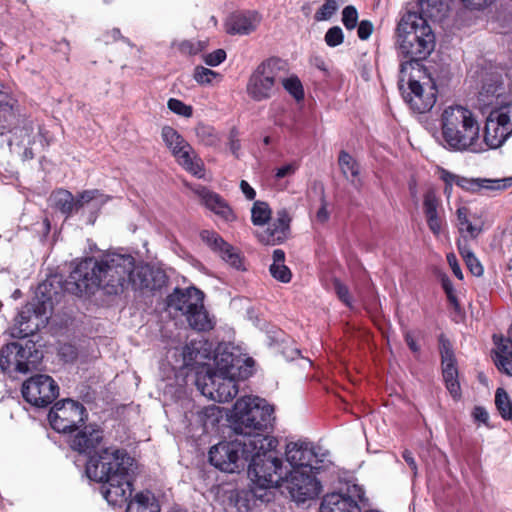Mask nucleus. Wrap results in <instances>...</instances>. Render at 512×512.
Segmentation results:
<instances>
[{
    "label": "nucleus",
    "instance_id": "27",
    "mask_svg": "<svg viewBox=\"0 0 512 512\" xmlns=\"http://www.w3.org/2000/svg\"><path fill=\"white\" fill-rule=\"evenodd\" d=\"M103 438L102 431L95 425H87L71 438L70 446L79 453H90Z\"/></svg>",
    "mask_w": 512,
    "mask_h": 512
},
{
    "label": "nucleus",
    "instance_id": "1",
    "mask_svg": "<svg viewBox=\"0 0 512 512\" xmlns=\"http://www.w3.org/2000/svg\"><path fill=\"white\" fill-rule=\"evenodd\" d=\"M148 269L135 268V260L129 254L107 253L99 260L86 258L79 262L69 276L71 289L75 294H82L96 287L107 289L109 294H118L129 285L133 289L150 288Z\"/></svg>",
    "mask_w": 512,
    "mask_h": 512
},
{
    "label": "nucleus",
    "instance_id": "34",
    "mask_svg": "<svg viewBox=\"0 0 512 512\" xmlns=\"http://www.w3.org/2000/svg\"><path fill=\"white\" fill-rule=\"evenodd\" d=\"M126 512H160V505L152 492L142 491L130 500Z\"/></svg>",
    "mask_w": 512,
    "mask_h": 512
},
{
    "label": "nucleus",
    "instance_id": "21",
    "mask_svg": "<svg viewBox=\"0 0 512 512\" xmlns=\"http://www.w3.org/2000/svg\"><path fill=\"white\" fill-rule=\"evenodd\" d=\"M364 490L360 485L348 484L345 490L327 494L321 503L320 512H361Z\"/></svg>",
    "mask_w": 512,
    "mask_h": 512
},
{
    "label": "nucleus",
    "instance_id": "23",
    "mask_svg": "<svg viewBox=\"0 0 512 512\" xmlns=\"http://www.w3.org/2000/svg\"><path fill=\"white\" fill-rule=\"evenodd\" d=\"M444 180L455 183L462 189L472 193L502 191L512 186V177L499 179L466 178L447 173Z\"/></svg>",
    "mask_w": 512,
    "mask_h": 512
},
{
    "label": "nucleus",
    "instance_id": "38",
    "mask_svg": "<svg viewBox=\"0 0 512 512\" xmlns=\"http://www.w3.org/2000/svg\"><path fill=\"white\" fill-rule=\"evenodd\" d=\"M457 248L460 255L463 257L466 266L474 276H481L484 272L483 266L481 265L478 258L474 255L472 250L469 248L467 243L462 240H457Z\"/></svg>",
    "mask_w": 512,
    "mask_h": 512
},
{
    "label": "nucleus",
    "instance_id": "45",
    "mask_svg": "<svg viewBox=\"0 0 512 512\" xmlns=\"http://www.w3.org/2000/svg\"><path fill=\"white\" fill-rule=\"evenodd\" d=\"M285 90L292 95L297 101L304 98V90L300 80L296 76L285 78L282 81Z\"/></svg>",
    "mask_w": 512,
    "mask_h": 512
},
{
    "label": "nucleus",
    "instance_id": "64",
    "mask_svg": "<svg viewBox=\"0 0 512 512\" xmlns=\"http://www.w3.org/2000/svg\"><path fill=\"white\" fill-rule=\"evenodd\" d=\"M316 218L321 223L326 222L329 218V212L327 210V205L324 200L322 201L321 207L317 211Z\"/></svg>",
    "mask_w": 512,
    "mask_h": 512
},
{
    "label": "nucleus",
    "instance_id": "31",
    "mask_svg": "<svg viewBox=\"0 0 512 512\" xmlns=\"http://www.w3.org/2000/svg\"><path fill=\"white\" fill-rule=\"evenodd\" d=\"M496 350L494 351V363L499 371L512 376V342L503 337L494 336Z\"/></svg>",
    "mask_w": 512,
    "mask_h": 512
},
{
    "label": "nucleus",
    "instance_id": "48",
    "mask_svg": "<svg viewBox=\"0 0 512 512\" xmlns=\"http://www.w3.org/2000/svg\"><path fill=\"white\" fill-rule=\"evenodd\" d=\"M167 106L169 110H171L173 113L183 116V117H191L193 113V109L190 105H186L184 102H182L179 99L176 98H170L168 100Z\"/></svg>",
    "mask_w": 512,
    "mask_h": 512
},
{
    "label": "nucleus",
    "instance_id": "57",
    "mask_svg": "<svg viewBox=\"0 0 512 512\" xmlns=\"http://www.w3.org/2000/svg\"><path fill=\"white\" fill-rule=\"evenodd\" d=\"M334 288L335 291L339 297V299L345 303L347 306H351L350 296H349V290L347 286L342 284L340 281L336 280L334 282Z\"/></svg>",
    "mask_w": 512,
    "mask_h": 512
},
{
    "label": "nucleus",
    "instance_id": "22",
    "mask_svg": "<svg viewBox=\"0 0 512 512\" xmlns=\"http://www.w3.org/2000/svg\"><path fill=\"white\" fill-rule=\"evenodd\" d=\"M439 351L446 388L454 399H459L461 396V388L458 381L456 358L452 344L444 335H440L439 337Z\"/></svg>",
    "mask_w": 512,
    "mask_h": 512
},
{
    "label": "nucleus",
    "instance_id": "6",
    "mask_svg": "<svg viewBox=\"0 0 512 512\" xmlns=\"http://www.w3.org/2000/svg\"><path fill=\"white\" fill-rule=\"evenodd\" d=\"M277 445L260 449V442L251 452L248 460V477L251 481L250 490L257 499L264 500L266 491L282 486L287 468L283 461L272 452Z\"/></svg>",
    "mask_w": 512,
    "mask_h": 512
},
{
    "label": "nucleus",
    "instance_id": "2",
    "mask_svg": "<svg viewBox=\"0 0 512 512\" xmlns=\"http://www.w3.org/2000/svg\"><path fill=\"white\" fill-rule=\"evenodd\" d=\"M137 464L125 450L106 448L86 464L89 479L100 482V492L113 506L127 502L133 491Z\"/></svg>",
    "mask_w": 512,
    "mask_h": 512
},
{
    "label": "nucleus",
    "instance_id": "41",
    "mask_svg": "<svg viewBox=\"0 0 512 512\" xmlns=\"http://www.w3.org/2000/svg\"><path fill=\"white\" fill-rule=\"evenodd\" d=\"M271 218V209L266 202L256 201L251 209V220L254 225L263 226Z\"/></svg>",
    "mask_w": 512,
    "mask_h": 512
},
{
    "label": "nucleus",
    "instance_id": "46",
    "mask_svg": "<svg viewBox=\"0 0 512 512\" xmlns=\"http://www.w3.org/2000/svg\"><path fill=\"white\" fill-rule=\"evenodd\" d=\"M338 10V4L335 0H326L317 10L314 19L318 22L329 20Z\"/></svg>",
    "mask_w": 512,
    "mask_h": 512
},
{
    "label": "nucleus",
    "instance_id": "24",
    "mask_svg": "<svg viewBox=\"0 0 512 512\" xmlns=\"http://www.w3.org/2000/svg\"><path fill=\"white\" fill-rule=\"evenodd\" d=\"M200 237L211 250L217 253L231 267L236 269L242 268V258L239 252L218 233L212 230H203L200 233Z\"/></svg>",
    "mask_w": 512,
    "mask_h": 512
},
{
    "label": "nucleus",
    "instance_id": "60",
    "mask_svg": "<svg viewBox=\"0 0 512 512\" xmlns=\"http://www.w3.org/2000/svg\"><path fill=\"white\" fill-rule=\"evenodd\" d=\"M60 355L65 359V361H72L76 358V350L72 345H63L59 350Z\"/></svg>",
    "mask_w": 512,
    "mask_h": 512
},
{
    "label": "nucleus",
    "instance_id": "15",
    "mask_svg": "<svg viewBox=\"0 0 512 512\" xmlns=\"http://www.w3.org/2000/svg\"><path fill=\"white\" fill-rule=\"evenodd\" d=\"M512 135V103L491 110L484 129L483 142L489 149L501 147Z\"/></svg>",
    "mask_w": 512,
    "mask_h": 512
},
{
    "label": "nucleus",
    "instance_id": "55",
    "mask_svg": "<svg viewBox=\"0 0 512 512\" xmlns=\"http://www.w3.org/2000/svg\"><path fill=\"white\" fill-rule=\"evenodd\" d=\"M472 417L475 422L489 426V413L482 406H475L472 411Z\"/></svg>",
    "mask_w": 512,
    "mask_h": 512
},
{
    "label": "nucleus",
    "instance_id": "20",
    "mask_svg": "<svg viewBox=\"0 0 512 512\" xmlns=\"http://www.w3.org/2000/svg\"><path fill=\"white\" fill-rule=\"evenodd\" d=\"M285 456L290 470L313 472L320 468L319 463L324 461L325 454H319L313 443L298 440L286 445Z\"/></svg>",
    "mask_w": 512,
    "mask_h": 512
},
{
    "label": "nucleus",
    "instance_id": "50",
    "mask_svg": "<svg viewBox=\"0 0 512 512\" xmlns=\"http://www.w3.org/2000/svg\"><path fill=\"white\" fill-rule=\"evenodd\" d=\"M342 22L348 30H352L357 26L358 12L354 6L349 5L343 9Z\"/></svg>",
    "mask_w": 512,
    "mask_h": 512
},
{
    "label": "nucleus",
    "instance_id": "16",
    "mask_svg": "<svg viewBox=\"0 0 512 512\" xmlns=\"http://www.w3.org/2000/svg\"><path fill=\"white\" fill-rule=\"evenodd\" d=\"M86 417L85 407L72 399L56 402L48 414L51 427L59 433L76 431Z\"/></svg>",
    "mask_w": 512,
    "mask_h": 512
},
{
    "label": "nucleus",
    "instance_id": "33",
    "mask_svg": "<svg viewBox=\"0 0 512 512\" xmlns=\"http://www.w3.org/2000/svg\"><path fill=\"white\" fill-rule=\"evenodd\" d=\"M15 103V99L9 94L8 90L0 84V134H4V130L16 119Z\"/></svg>",
    "mask_w": 512,
    "mask_h": 512
},
{
    "label": "nucleus",
    "instance_id": "36",
    "mask_svg": "<svg viewBox=\"0 0 512 512\" xmlns=\"http://www.w3.org/2000/svg\"><path fill=\"white\" fill-rule=\"evenodd\" d=\"M18 343H9L0 349V368L3 372H18V366L22 363L18 362Z\"/></svg>",
    "mask_w": 512,
    "mask_h": 512
},
{
    "label": "nucleus",
    "instance_id": "26",
    "mask_svg": "<svg viewBox=\"0 0 512 512\" xmlns=\"http://www.w3.org/2000/svg\"><path fill=\"white\" fill-rule=\"evenodd\" d=\"M257 12H235L229 15L225 21V30L228 34L247 35L253 32L260 23Z\"/></svg>",
    "mask_w": 512,
    "mask_h": 512
},
{
    "label": "nucleus",
    "instance_id": "43",
    "mask_svg": "<svg viewBox=\"0 0 512 512\" xmlns=\"http://www.w3.org/2000/svg\"><path fill=\"white\" fill-rule=\"evenodd\" d=\"M172 46L177 47L181 54L191 56L203 51L206 48L207 43L206 41L200 40H183L181 42H173Z\"/></svg>",
    "mask_w": 512,
    "mask_h": 512
},
{
    "label": "nucleus",
    "instance_id": "42",
    "mask_svg": "<svg viewBox=\"0 0 512 512\" xmlns=\"http://www.w3.org/2000/svg\"><path fill=\"white\" fill-rule=\"evenodd\" d=\"M195 133L198 141L205 146H216L220 142L217 132L209 125L199 124Z\"/></svg>",
    "mask_w": 512,
    "mask_h": 512
},
{
    "label": "nucleus",
    "instance_id": "13",
    "mask_svg": "<svg viewBox=\"0 0 512 512\" xmlns=\"http://www.w3.org/2000/svg\"><path fill=\"white\" fill-rule=\"evenodd\" d=\"M11 136L8 144L12 150L22 149V158L29 160L34 157V151L49 145L43 127L34 121H25L22 125L9 130Z\"/></svg>",
    "mask_w": 512,
    "mask_h": 512
},
{
    "label": "nucleus",
    "instance_id": "54",
    "mask_svg": "<svg viewBox=\"0 0 512 512\" xmlns=\"http://www.w3.org/2000/svg\"><path fill=\"white\" fill-rule=\"evenodd\" d=\"M226 59V52L218 49L204 56V62L209 66H217Z\"/></svg>",
    "mask_w": 512,
    "mask_h": 512
},
{
    "label": "nucleus",
    "instance_id": "14",
    "mask_svg": "<svg viewBox=\"0 0 512 512\" xmlns=\"http://www.w3.org/2000/svg\"><path fill=\"white\" fill-rule=\"evenodd\" d=\"M109 200L110 197L98 189L85 190L79 193L77 198H74L68 190L58 189L49 197L51 206L59 210L66 218L88 204H91L93 209L99 210Z\"/></svg>",
    "mask_w": 512,
    "mask_h": 512
},
{
    "label": "nucleus",
    "instance_id": "44",
    "mask_svg": "<svg viewBox=\"0 0 512 512\" xmlns=\"http://www.w3.org/2000/svg\"><path fill=\"white\" fill-rule=\"evenodd\" d=\"M442 211L441 200L433 189H429L423 196V213L431 214Z\"/></svg>",
    "mask_w": 512,
    "mask_h": 512
},
{
    "label": "nucleus",
    "instance_id": "53",
    "mask_svg": "<svg viewBox=\"0 0 512 512\" xmlns=\"http://www.w3.org/2000/svg\"><path fill=\"white\" fill-rule=\"evenodd\" d=\"M298 168H299V164L295 161L287 163V164L279 167L278 169H276L275 178L282 179L285 177H290L296 173Z\"/></svg>",
    "mask_w": 512,
    "mask_h": 512
},
{
    "label": "nucleus",
    "instance_id": "32",
    "mask_svg": "<svg viewBox=\"0 0 512 512\" xmlns=\"http://www.w3.org/2000/svg\"><path fill=\"white\" fill-rule=\"evenodd\" d=\"M456 215L457 228L462 237L460 240L467 243V239H476L481 234L482 227L472 222L471 213L467 207H459L456 211Z\"/></svg>",
    "mask_w": 512,
    "mask_h": 512
},
{
    "label": "nucleus",
    "instance_id": "19",
    "mask_svg": "<svg viewBox=\"0 0 512 512\" xmlns=\"http://www.w3.org/2000/svg\"><path fill=\"white\" fill-rule=\"evenodd\" d=\"M22 395L31 405L46 407L59 395V387L49 375L37 374L23 383Z\"/></svg>",
    "mask_w": 512,
    "mask_h": 512
},
{
    "label": "nucleus",
    "instance_id": "10",
    "mask_svg": "<svg viewBox=\"0 0 512 512\" xmlns=\"http://www.w3.org/2000/svg\"><path fill=\"white\" fill-rule=\"evenodd\" d=\"M408 84V91L404 92V99L411 109L418 113L429 111L436 103V86L430 76L424 73H416L408 70L404 82L399 84L402 87L404 83Z\"/></svg>",
    "mask_w": 512,
    "mask_h": 512
},
{
    "label": "nucleus",
    "instance_id": "39",
    "mask_svg": "<svg viewBox=\"0 0 512 512\" xmlns=\"http://www.w3.org/2000/svg\"><path fill=\"white\" fill-rule=\"evenodd\" d=\"M495 405L504 420L512 422V400L503 388H498L495 393Z\"/></svg>",
    "mask_w": 512,
    "mask_h": 512
},
{
    "label": "nucleus",
    "instance_id": "51",
    "mask_svg": "<svg viewBox=\"0 0 512 512\" xmlns=\"http://www.w3.org/2000/svg\"><path fill=\"white\" fill-rule=\"evenodd\" d=\"M324 39L329 47H336L343 43L344 34L339 26H333L328 29Z\"/></svg>",
    "mask_w": 512,
    "mask_h": 512
},
{
    "label": "nucleus",
    "instance_id": "47",
    "mask_svg": "<svg viewBox=\"0 0 512 512\" xmlns=\"http://www.w3.org/2000/svg\"><path fill=\"white\" fill-rule=\"evenodd\" d=\"M218 76V73L203 66H197L193 74L195 81L199 84H210Z\"/></svg>",
    "mask_w": 512,
    "mask_h": 512
},
{
    "label": "nucleus",
    "instance_id": "25",
    "mask_svg": "<svg viewBox=\"0 0 512 512\" xmlns=\"http://www.w3.org/2000/svg\"><path fill=\"white\" fill-rule=\"evenodd\" d=\"M290 221L291 218L286 209L278 210L273 222L266 229L258 232L259 241L265 245L282 243L288 237Z\"/></svg>",
    "mask_w": 512,
    "mask_h": 512
},
{
    "label": "nucleus",
    "instance_id": "4",
    "mask_svg": "<svg viewBox=\"0 0 512 512\" xmlns=\"http://www.w3.org/2000/svg\"><path fill=\"white\" fill-rule=\"evenodd\" d=\"M441 135L444 146L452 151L482 152L480 124L468 108L455 105L445 108L441 114Z\"/></svg>",
    "mask_w": 512,
    "mask_h": 512
},
{
    "label": "nucleus",
    "instance_id": "37",
    "mask_svg": "<svg viewBox=\"0 0 512 512\" xmlns=\"http://www.w3.org/2000/svg\"><path fill=\"white\" fill-rule=\"evenodd\" d=\"M272 277L282 283L290 282L292 273L285 265V252L282 249H275L273 252V262L270 265Z\"/></svg>",
    "mask_w": 512,
    "mask_h": 512
},
{
    "label": "nucleus",
    "instance_id": "28",
    "mask_svg": "<svg viewBox=\"0 0 512 512\" xmlns=\"http://www.w3.org/2000/svg\"><path fill=\"white\" fill-rule=\"evenodd\" d=\"M206 208L225 221H233L236 217L228 203L217 193L201 187L196 190Z\"/></svg>",
    "mask_w": 512,
    "mask_h": 512
},
{
    "label": "nucleus",
    "instance_id": "7",
    "mask_svg": "<svg viewBox=\"0 0 512 512\" xmlns=\"http://www.w3.org/2000/svg\"><path fill=\"white\" fill-rule=\"evenodd\" d=\"M232 354H223L215 357V370L198 375L196 385L201 394L213 401L225 403L232 400L238 393L235 382L234 364Z\"/></svg>",
    "mask_w": 512,
    "mask_h": 512
},
{
    "label": "nucleus",
    "instance_id": "59",
    "mask_svg": "<svg viewBox=\"0 0 512 512\" xmlns=\"http://www.w3.org/2000/svg\"><path fill=\"white\" fill-rule=\"evenodd\" d=\"M229 146H230V150L232 151V153L234 155H237V152L240 149V142H239V139H238V131L235 128H233L230 131Z\"/></svg>",
    "mask_w": 512,
    "mask_h": 512
},
{
    "label": "nucleus",
    "instance_id": "9",
    "mask_svg": "<svg viewBox=\"0 0 512 512\" xmlns=\"http://www.w3.org/2000/svg\"><path fill=\"white\" fill-rule=\"evenodd\" d=\"M167 307L170 312L185 316L189 326L196 331H209L214 327V321L204 307V293L195 288H175L167 297Z\"/></svg>",
    "mask_w": 512,
    "mask_h": 512
},
{
    "label": "nucleus",
    "instance_id": "29",
    "mask_svg": "<svg viewBox=\"0 0 512 512\" xmlns=\"http://www.w3.org/2000/svg\"><path fill=\"white\" fill-rule=\"evenodd\" d=\"M505 85L499 76L486 79L479 92L478 100L484 107L501 105V98L505 94Z\"/></svg>",
    "mask_w": 512,
    "mask_h": 512
},
{
    "label": "nucleus",
    "instance_id": "63",
    "mask_svg": "<svg viewBox=\"0 0 512 512\" xmlns=\"http://www.w3.org/2000/svg\"><path fill=\"white\" fill-rule=\"evenodd\" d=\"M240 188H241V191L243 192V194L245 195V197L248 199V200H253L256 196V192L255 190L249 185V183L245 180H242L240 182Z\"/></svg>",
    "mask_w": 512,
    "mask_h": 512
},
{
    "label": "nucleus",
    "instance_id": "30",
    "mask_svg": "<svg viewBox=\"0 0 512 512\" xmlns=\"http://www.w3.org/2000/svg\"><path fill=\"white\" fill-rule=\"evenodd\" d=\"M18 348L21 350L17 355L18 362L22 363L18 366L19 373H27L36 368L43 358L42 351L38 349L33 341H26L24 345L18 344Z\"/></svg>",
    "mask_w": 512,
    "mask_h": 512
},
{
    "label": "nucleus",
    "instance_id": "18",
    "mask_svg": "<svg viewBox=\"0 0 512 512\" xmlns=\"http://www.w3.org/2000/svg\"><path fill=\"white\" fill-rule=\"evenodd\" d=\"M282 486L297 503L315 499L321 492V484L314 472L287 470Z\"/></svg>",
    "mask_w": 512,
    "mask_h": 512
},
{
    "label": "nucleus",
    "instance_id": "62",
    "mask_svg": "<svg viewBox=\"0 0 512 512\" xmlns=\"http://www.w3.org/2000/svg\"><path fill=\"white\" fill-rule=\"evenodd\" d=\"M463 4L471 9H482L492 3L493 0H461Z\"/></svg>",
    "mask_w": 512,
    "mask_h": 512
},
{
    "label": "nucleus",
    "instance_id": "49",
    "mask_svg": "<svg viewBox=\"0 0 512 512\" xmlns=\"http://www.w3.org/2000/svg\"><path fill=\"white\" fill-rule=\"evenodd\" d=\"M443 210L431 214H426V222L430 231L435 235L439 236L443 227Z\"/></svg>",
    "mask_w": 512,
    "mask_h": 512
},
{
    "label": "nucleus",
    "instance_id": "56",
    "mask_svg": "<svg viewBox=\"0 0 512 512\" xmlns=\"http://www.w3.org/2000/svg\"><path fill=\"white\" fill-rule=\"evenodd\" d=\"M373 24L369 20H362L357 29L358 37L361 40H367L373 32Z\"/></svg>",
    "mask_w": 512,
    "mask_h": 512
},
{
    "label": "nucleus",
    "instance_id": "17",
    "mask_svg": "<svg viewBox=\"0 0 512 512\" xmlns=\"http://www.w3.org/2000/svg\"><path fill=\"white\" fill-rule=\"evenodd\" d=\"M47 321L46 301L28 303L18 313L9 333L13 338H25L35 334Z\"/></svg>",
    "mask_w": 512,
    "mask_h": 512
},
{
    "label": "nucleus",
    "instance_id": "61",
    "mask_svg": "<svg viewBox=\"0 0 512 512\" xmlns=\"http://www.w3.org/2000/svg\"><path fill=\"white\" fill-rule=\"evenodd\" d=\"M402 457L405 460V462L407 463V465L410 467V469L412 470L413 475L417 476L418 467H417V463H416L411 451L405 449L402 453Z\"/></svg>",
    "mask_w": 512,
    "mask_h": 512
},
{
    "label": "nucleus",
    "instance_id": "40",
    "mask_svg": "<svg viewBox=\"0 0 512 512\" xmlns=\"http://www.w3.org/2000/svg\"><path fill=\"white\" fill-rule=\"evenodd\" d=\"M422 12L431 18H441L446 14L448 5L443 0H419Z\"/></svg>",
    "mask_w": 512,
    "mask_h": 512
},
{
    "label": "nucleus",
    "instance_id": "5",
    "mask_svg": "<svg viewBox=\"0 0 512 512\" xmlns=\"http://www.w3.org/2000/svg\"><path fill=\"white\" fill-rule=\"evenodd\" d=\"M273 408L259 397H242L236 401L231 412V421L235 433L241 435V439L256 438V436L274 440L275 437L264 432L271 425Z\"/></svg>",
    "mask_w": 512,
    "mask_h": 512
},
{
    "label": "nucleus",
    "instance_id": "11",
    "mask_svg": "<svg viewBox=\"0 0 512 512\" xmlns=\"http://www.w3.org/2000/svg\"><path fill=\"white\" fill-rule=\"evenodd\" d=\"M284 63L277 58L263 61L250 75L247 85V95L256 102H261L272 97L276 81Z\"/></svg>",
    "mask_w": 512,
    "mask_h": 512
},
{
    "label": "nucleus",
    "instance_id": "3",
    "mask_svg": "<svg viewBox=\"0 0 512 512\" xmlns=\"http://www.w3.org/2000/svg\"><path fill=\"white\" fill-rule=\"evenodd\" d=\"M436 37L428 21L416 12H407L396 29L398 53L406 59L400 64V82H404L408 70L424 73L420 64L435 49Z\"/></svg>",
    "mask_w": 512,
    "mask_h": 512
},
{
    "label": "nucleus",
    "instance_id": "52",
    "mask_svg": "<svg viewBox=\"0 0 512 512\" xmlns=\"http://www.w3.org/2000/svg\"><path fill=\"white\" fill-rule=\"evenodd\" d=\"M442 287L447 295V298H448L450 304L454 307L455 310H458L460 308V305H459L458 299L455 295V290H454L453 284L449 278H447V277L442 278Z\"/></svg>",
    "mask_w": 512,
    "mask_h": 512
},
{
    "label": "nucleus",
    "instance_id": "8",
    "mask_svg": "<svg viewBox=\"0 0 512 512\" xmlns=\"http://www.w3.org/2000/svg\"><path fill=\"white\" fill-rule=\"evenodd\" d=\"M243 441L237 438L232 441H224L214 445L209 451L210 463L221 471L234 473L244 468L248 462L251 452L260 442V449L274 445V440L256 436Z\"/></svg>",
    "mask_w": 512,
    "mask_h": 512
},
{
    "label": "nucleus",
    "instance_id": "35",
    "mask_svg": "<svg viewBox=\"0 0 512 512\" xmlns=\"http://www.w3.org/2000/svg\"><path fill=\"white\" fill-rule=\"evenodd\" d=\"M338 163L343 176L350 181L352 185L359 187L361 181L359 178L360 169L357 161L346 151H341Z\"/></svg>",
    "mask_w": 512,
    "mask_h": 512
},
{
    "label": "nucleus",
    "instance_id": "58",
    "mask_svg": "<svg viewBox=\"0 0 512 512\" xmlns=\"http://www.w3.org/2000/svg\"><path fill=\"white\" fill-rule=\"evenodd\" d=\"M447 262L453 272V274L459 279L462 280L464 278L462 270L460 268V265L458 263V260L453 253H449L447 255Z\"/></svg>",
    "mask_w": 512,
    "mask_h": 512
},
{
    "label": "nucleus",
    "instance_id": "12",
    "mask_svg": "<svg viewBox=\"0 0 512 512\" xmlns=\"http://www.w3.org/2000/svg\"><path fill=\"white\" fill-rule=\"evenodd\" d=\"M161 137L176 162L197 178L205 176L204 163L192 146L172 127L164 126Z\"/></svg>",
    "mask_w": 512,
    "mask_h": 512
}]
</instances>
